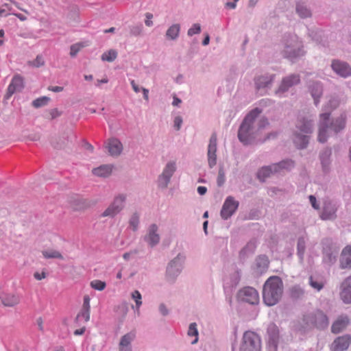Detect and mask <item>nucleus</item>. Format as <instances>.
I'll list each match as a JSON object with an SVG mask.
<instances>
[{
	"mask_svg": "<svg viewBox=\"0 0 351 351\" xmlns=\"http://www.w3.org/2000/svg\"><path fill=\"white\" fill-rule=\"evenodd\" d=\"M85 47V45L82 43H76L72 45L70 47V55L72 57H75L77 53L81 50L82 48Z\"/></svg>",
	"mask_w": 351,
	"mask_h": 351,
	"instance_id": "nucleus-45",
	"label": "nucleus"
},
{
	"mask_svg": "<svg viewBox=\"0 0 351 351\" xmlns=\"http://www.w3.org/2000/svg\"><path fill=\"white\" fill-rule=\"evenodd\" d=\"M146 16V20L145 21V25L148 27H150L153 25V22L152 21V19L153 18V15L151 13H147L145 14Z\"/></svg>",
	"mask_w": 351,
	"mask_h": 351,
	"instance_id": "nucleus-54",
	"label": "nucleus"
},
{
	"mask_svg": "<svg viewBox=\"0 0 351 351\" xmlns=\"http://www.w3.org/2000/svg\"><path fill=\"white\" fill-rule=\"evenodd\" d=\"M48 89L49 90H51L53 92H56V93H58V92H61L63 90V87L62 86H49L48 88Z\"/></svg>",
	"mask_w": 351,
	"mask_h": 351,
	"instance_id": "nucleus-59",
	"label": "nucleus"
},
{
	"mask_svg": "<svg viewBox=\"0 0 351 351\" xmlns=\"http://www.w3.org/2000/svg\"><path fill=\"white\" fill-rule=\"evenodd\" d=\"M240 351H261L260 337L252 331L244 332L239 348Z\"/></svg>",
	"mask_w": 351,
	"mask_h": 351,
	"instance_id": "nucleus-7",
	"label": "nucleus"
},
{
	"mask_svg": "<svg viewBox=\"0 0 351 351\" xmlns=\"http://www.w3.org/2000/svg\"><path fill=\"white\" fill-rule=\"evenodd\" d=\"M339 104V101L336 99H332L329 101L328 105L330 108H335Z\"/></svg>",
	"mask_w": 351,
	"mask_h": 351,
	"instance_id": "nucleus-58",
	"label": "nucleus"
},
{
	"mask_svg": "<svg viewBox=\"0 0 351 351\" xmlns=\"http://www.w3.org/2000/svg\"><path fill=\"white\" fill-rule=\"evenodd\" d=\"M36 323L38 324L39 330H41V331H43L44 328H43V319L41 317H38L36 319Z\"/></svg>",
	"mask_w": 351,
	"mask_h": 351,
	"instance_id": "nucleus-61",
	"label": "nucleus"
},
{
	"mask_svg": "<svg viewBox=\"0 0 351 351\" xmlns=\"http://www.w3.org/2000/svg\"><path fill=\"white\" fill-rule=\"evenodd\" d=\"M283 293V282L278 276L269 278L264 284L263 299L267 306L276 304L281 299Z\"/></svg>",
	"mask_w": 351,
	"mask_h": 351,
	"instance_id": "nucleus-2",
	"label": "nucleus"
},
{
	"mask_svg": "<svg viewBox=\"0 0 351 351\" xmlns=\"http://www.w3.org/2000/svg\"><path fill=\"white\" fill-rule=\"evenodd\" d=\"M131 298L135 302V306L132 305V308H135L138 312L142 305V295L141 293L138 290H135L131 293Z\"/></svg>",
	"mask_w": 351,
	"mask_h": 351,
	"instance_id": "nucleus-33",
	"label": "nucleus"
},
{
	"mask_svg": "<svg viewBox=\"0 0 351 351\" xmlns=\"http://www.w3.org/2000/svg\"><path fill=\"white\" fill-rule=\"evenodd\" d=\"M176 163L174 162H168L160 177V185L166 187L176 171Z\"/></svg>",
	"mask_w": 351,
	"mask_h": 351,
	"instance_id": "nucleus-16",
	"label": "nucleus"
},
{
	"mask_svg": "<svg viewBox=\"0 0 351 351\" xmlns=\"http://www.w3.org/2000/svg\"><path fill=\"white\" fill-rule=\"evenodd\" d=\"M256 247V242L254 239L250 240L240 251L239 258L242 260L245 259L249 256L254 254Z\"/></svg>",
	"mask_w": 351,
	"mask_h": 351,
	"instance_id": "nucleus-25",
	"label": "nucleus"
},
{
	"mask_svg": "<svg viewBox=\"0 0 351 351\" xmlns=\"http://www.w3.org/2000/svg\"><path fill=\"white\" fill-rule=\"evenodd\" d=\"M329 117L330 114L328 113H322L320 114L318 141L321 143L326 141L327 137L332 131L336 134L343 130L346 125L345 115H341L340 117L332 122H330Z\"/></svg>",
	"mask_w": 351,
	"mask_h": 351,
	"instance_id": "nucleus-3",
	"label": "nucleus"
},
{
	"mask_svg": "<svg viewBox=\"0 0 351 351\" xmlns=\"http://www.w3.org/2000/svg\"><path fill=\"white\" fill-rule=\"evenodd\" d=\"M125 200V195H119L117 196L112 204L103 213L101 216L104 217H114L122 209Z\"/></svg>",
	"mask_w": 351,
	"mask_h": 351,
	"instance_id": "nucleus-12",
	"label": "nucleus"
},
{
	"mask_svg": "<svg viewBox=\"0 0 351 351\" xmlns=\"http://www.w3.org/2000/svg\"><path fill=\"white\" fill-rule=\"evenodd\" d=\"M237 297L239 300L250 304H256L259 301V296L257 291L251 287H244L239 290Z\"/></svg>",
	"mask_w": 351,
	"mask_h": 351,
	"instance_id": "nucleus-10",
	"label": "nucleus"
},
{
	"mask_svg": "<svg viewBox=\"0 0 351 351\" xmlns=\"http://www.w3.org/2000/svg\"><path fill=\"white\" fill-rule=\"evenodd\" d=\"M285 45L283 53L285 58L293 60L298 57L303 56L304 51L302 49L301 43L296 36H290L285 40Z\"/></svg>",
	"mask_w": 351,
	"mask_h": 351,
	"instance_id": "nucleus-8",
	"label": "nucleus"
},
{
	"mask_svg": "<svg viewBox=\"0 0 351 351\" xmlns=\"http://www.w3.org/2000/svg\"><path fill=\"white\" fill-rule=\"evenodd\" d=\"M197 190L198 193L201 195H204L207 191L206 187L203 186H198Z\"/></svg>",
	"mask_w": 351,
	"mask_h": 351,
	"instance_id": "nucleus-60",
	"label": "nucleus"
},
{
	"mask_svg": "<svg viewBox=\"0 0 351 351\" xmlns=\"http://www.w3.org/2000/svg\"><path fill=\"white\" fill-rule=\"evenodd\" d=\"M142 91L143 93V97L146 101L149 100V90L145 88H142Z\"/></svg>",
	"mask_w": 351,
	"mask_h": 351,
	"instance_id": "nucleus-63",
	"label": "nucleus"
},
{
	"mask_svg": "<svg viewBox=\"0 0 351 351\" xmlns=\"http://www.w3.org/2000/svg\"><path fill=\"white\" fill-rule=\"evenodd\" d=\"M82 308L90 309V298L88 295H85L84 297V302H83Z\"/></svg>",
	"mask_w": 351,
	"mask_h": 351,
	"instance_id": "nucleus-55",
	"label": "nucleus"
},
{
	"mask_svg": "<svg viewBox=\"0 0 351 351\" xmlns=\"http://www.w3.org/2000/svg\"><path fill=\"white\" fill-rule=\"evenodd\" d=\"M340 297L344 303H351V276L342 282Z\"/></svg>",
	"mask_w": 351,
	"mask_h": 351,
	"instance_id": "nucleus-17",
	"label": "nucleus"
},
{
	"mask_svg": "<svg viewBox=\"0 0 351 351\" xmlns=\"http://www.w3.org/2000/svg\"><path fill=\"white\" fill-rule=\"evenodd\" d=\"M351 343L350 335H343L336 338L331 345L332 351H344L347 350Z\"/></svg>",
	"mask_w": 351,
	"mask_h": 351,
	"instance_id": "nucleus-15",
	"label": "nucleus"
},
{
	"mask_svg": "<svg viewBox=\"0 0 351 351\" xmlns=\"http://www.w3.org/2000/svg\"><path fill=\"white\" fill-rule=\"evenodd\" d=\"M112 171V166L110 165H103L92 170L93 173L99 177L109 176Z\"/></svg>",
	"mask_w": 351,
	"mask_h": 351,
	"instance_id": "nucleus-27",
	"label": "nucleus"
},
{
	"mask_svg": "<svg viewBox=\"0 0 351 351\" xmlns=\"http://www.w3.org/2000/svg\"><path fill=\"white\" fill-rule=\"evenodd\" d=\"M135 338L134 332H128L121 337L119 343V351H132V342Z\"/></svg>",
	"mask_w": 351,
	"mask_h": 351,
	"instance_id": "nucleus-20",
	"label": "nucleus"
},
{
	"mask_svg": "<svg viewBox=\"0 0 351 351\" xmlns=\"http://www.w3.org/2000/svg\"><path fill=\"white\" fill-rule=\"evenodd\" d=\"M308 198H309V201H310V203H311L312 207L315 210H319V206L317 201L316 197L314 195H311L308 197Z\"/></svg>",
	"mask_w": 351,
	"mask_h": 351,
	"instance_id": "nucleus-51",
	"label": "nucleus"
},
{
	"mask_svg": "<svg viewBox=\"0 0 351 351\" xmlns=\"http://www.w3.org/2000/svg\"><path fill=\"white\" fill-rule=\"evenodd\" d=\"M158 310L160 314L163 316H167L169 313V311L166 306V305L163 303L160 304L158 306Z\"/></svg>",
	"mask_w": 351,
	"mask_h": 351,
	"instance_id": "nucleus-50",
	"label": "nucleus"
},
{
	"mask_svg": "<svg viewBox=\"0 0 351 351\" xmlns=\"http://www.w3.org/2000/svg\"><path fill=\"white\" fill-rule=\"evenodd\" d=\"M269 265V261L266 256H259L256 259V267L257 272L262 274L266 271Z\"/></svg>",
	"mask_w": 351,
	"mask_h": 351,
	"instance_id": "nucleus-29",
	"label": "nucleus"
},
{
	"mask_svg": "<svg viewBox=\"0 0 351 351\" xmlns=\"http://www.w3.org/2000/svg\"><path fill=\"white\" fill-rule=\"evenodd\" d=\"M182 123V119L181 117L178 116L174 119V127L177 130H179L180 129L181 125Z\"/></svg>",
	"mask_w": 351,
	"mask_h": 351,
	"instance_id": "nucleus-53",
	"label": "nucleus"
},
{
	"mask_svg": "<svg viewBox=\"0 0 351 351\" xmlns=\"http://www.w3.org/2000/svg\"><path fill=\"white\" fill-rule=\"evenodd\" d=\"M144 241L151 247L156 246L160 243V230L156 223H152L148 227L147 234L144 237Z\"/></svg>",
	"mask_w": 351,
	"mask_h": 351,
	"instance_id": "nucleus-11",
	"label": "nucleus"
},
{
	"mask_svg": "<svg viewBox=\"0 0 351 351\" xmlns=\"http://www.w3.org/2000/svg\"><path fill=\"white\" fill-rule=\"evenodd\" d=\"M44 64V60L42 57L37 56L36 58L32 62V65L36 67H39Z\"/></svg>",
	"mask_w": 351,
	"mask_h": 351,
	"instance_id": "nucleus-52",
	"label": "nucleus"
},
{
	"mask_svg": "<svg viewBox=\"0 0 351 351\" xmlns=\"http://www.w3.org/2000/svg\"><path fill=\"white\" fill-rule=\"evenodd\" d=\"M117 57V51L114 49H110L101 55V60L106 62H112Z\"/></svg>",
	"mask_w": 351,
	"mask_h": 351,
	"instance_id": "nucleus-35",
	"label": "nucleus"
},
{
	"mask_svg": "<svg viewBox=\"0 0 351 351\" xmlns=\"http://www.w3.org/2000/svg\"><path fill=\"white\" fill-rule=\"evenodd\" d=\"M217 182L218 186H222L225 182V173L222 169H220L219 170Z\"/></svg>",
	"mask_w": 351,
	"mask_h": 351,
	"instance_id": "nucleus-49",
	"label": "nucleus"
},
{
	"mask_svg": "<svg viewBox=\"0 0 351 351\" xmlns=\"http://www.w3.org/2000/svg\"><path fill=\"white\" fill-rule=\"evenodd\" d=\"M296 10L298 14L302 18H306L311 15V11L306 8L303 4H298L296 7Z\"/></svg>",
	"mask_w": 351,
	"mask_h": 351,
	"instance_id": "nucleus-41",
	"label": "nucleus"
},
{
	"mask_svg": "<svg viewBox=\"0 0 351 351\" xmlns=\"http://www.w3.org/2000/svg\"><path fill=\"white\" fill-rule=\"evenodd\" d=\"M267 334L271 351H276L279 340V330L277 326L273 323L270 324L267 328Z\"/></svg>",
	"mask_w": 351,
	"mask_h": 351,
	"instance_id": "nucleus-14",
	"label": "nucleus"
},
{
	"mask_svg": "<svg viewBox=\"0 0 351 351\" xmlns=\"http://www.w3.org/2000/svg\"><path fill=\"white\" fill-rule=\"evenodd\" d=\"M180 32V25L175 24L171 25L167 31L166 35L171 39H176Z\"/></svg>",
	"mask_w": 351,
	"mask_h": 351,
	"instance_id": "nucleus-38",
	"label": "nucleus"
},
{
	"mask_svg": "<svg viewBox=\"0 0 351 351\" xmlns=\"http://www.w3.org/2000/svg\"><path fill=\"white\" fill-rule=\"evenodd\" d=\"M84 331H85V328L84 327L80 329L75 330L74 331V335H81L84 334Z\"/></svg>",
	"mask_w": 351,
	"mask_h": 351,
	"instance_id": "nucleus-64",
	"label": "nucleus"
},
{
	"mask_svg": "<svg viewBox=\"0 0 351 351\" xmlns=\"http://www.w3.org/2000/svg\"><path fill=\"white\" fill-rule=\"evenodd\" d=\"M296 128L297 130L294 132L293 142L298 148H304L308 143V134L312 132L313 125L311 121L300 119L297 122Z\"/></svg>",
	"mask_w": 351,
	"mask_h": 351,
	"instance_id": "nucleus-5",
	"label": "nucleus"
},
{
	"mask_svg": "<svg viewBox=\"0 0 351 351\" xmlns=\"http://www.w3.org/2000/svg\"><path fill=\"white\" fill-rule=\"evenodd\" d=\"M293 166V162L291 160L282 161L277 164L265 167L261 169L257 174L258 179L264 181L265 178L269 177L274 173L280 171L282 169H290Z\"/></svg>",
	"mask_w": 351,
	"mask_h": 351,
	"instance_id": "nucleus-9",
	"label": "nucleus"
},
{
	"mask_svg": "<svg viewBox=\"0 0 351 351\" xmlns=\"http://www.w3.org/2000/svg\"><path fill=\"white\" fill-rule=\"evenodd\" d=\"M239 203L232 196H228L222 206L221 216L223 219L230 218L237 210Z\"/></svg>",
	"mask_w": 351,
	"mask_h": 351,
	"instance_id": "nucleus-13",
	"label": "nucleus"
},
{
	"mask_svg": "<svg viewBox=\"0 0 351 351\" xmlns=\"http://www.w3.org/2000/svg\"><path fill=\"white\" fill-rule=\"evenodd\" d=\"M349 319L347 316H339L337 319L332 324L331 331L335 334H337L343 330L348 325Z\"/></svg>",
	"mask_w": 351,
	"mask_h": 351,
	"instance_id": "nucleus-23",
	"label": "nucleus"
},
{
	"mask_svg": "<svg viewBox=\"0 0 351 351\" xmlns=\"http://www.w3.org/2000/svg\"><path fill=\"white\" fill-rule=\"evenodd\" d=\"M305 250L306 240L304 237H301L298 239L297 243V254L299 257L300 263H302L304 261Z\"/></svg>",
	"mask_w": 351,
	"mask_h": 351,
	"instance_id": "nucleus-30",
	"label": "nucleus"
},
{
	"mask_svg": "<svg viewBox=\"0 0 351 351\" xmlns=\"http://www.w3.org/2000/svg\"><path fill=\"white\" fill-rule=\"evenodd\" d=\"M128 310V305L126 302H123L114 308L115 312L121 317V319H124L125 317Z\"/></svg>",
	"mask_w": 351,
	"mask_h": 351,
	"instance_id": "nucleus-34",
	"label": "nucleus"
},
{
	"mask_svg": "<svg viewBox=\"0 0 351 351\" xmlns=\"http://www.w3.org/2000/svg\"><path fill=\"white\" fill-rule=\"evenodd\" d=\"M261 111L258 108L252 110L245 118L240 126L238 137L244 144L250 143L252 140L256 137V134L261 132L263 129L269 125V122L265 119H261L256 128L253 126L256 118Z\"/></svg>",
	"mask_w": 351,
	"mask_h": 351,
	"instance_id": "nucleus-1",
	"label": "nucleus"
},
{
	"mask_svg": "<svg viewBox=\"0 0 351 351\" xmlns=\"http://www.w3.org/2000/svg\"><path fill=\"white\" fill-rule=\"evenodd\" d=\"M322 93V86L318 83H316L315 84H314L313 87L311 88V95H312L313 97L314 98L315 103L316 105L318 103V99H319V97L321 96Z\"/></svg>",
	"mask_w": 351,
	"mask_h": 351,
	"instance_id": "nucleus-39",
	"label": "nucleus"
},
{
	"mask_svg": "<svg viewBox=\"0 0 351 351\" xmlns=\"http://www.w3.org/2000/svg\"><path fill=\"white\" fill-rule=\"evenodd\" d=\"M201 31L199 24L195 23L188 30V35L191 36L194 34H199Z\"/></svg>",
	"mask_w": 351,
	"mask_h": 351,
	"instance_id": "nucleus-47",
	"label": "nucleus"
},
{
	"mask_svg": "<svg viewBox=\"0 0 351 351\" xmlns=\"http://www.w3.org/2000/svg\"><path fill=\"white\" fill-rule=\"evenodd\" d=\"M50 101V98L47 96H43L36 99L34 100L32 102V105L35 108H40L44 106H46L48 102Z\"/></svg>",
	"mask_w": 351,
	"mask_h": 351,
	"instance_id": "nucleus-42",
	"label": "nucleus"
},
{
	"mask_svg": "<svg viewBox=\"0 0 351 351\" xmlns=\"http://www.w3.org/2000/svg\"><path fill=\"white\" fill-rule=\"evenodd\" d=\"M328 317L320 310L308 313L304 315L302 318V327L305 330L313 328L325 329L328 327Z\"/></svg>",
	"mask_w": 351,
	"mask_h": 351,
	"instance_id": "nucleus-4",
	"label": "nucleus"
},
{
	"mask_svg": "<svg viewBox=\"0 0 351 351\" xmlns=\"http://www.w3.org/2000/svg\"><path fill=\"white\" fill-rule=\"evenodd\" d=\"M131 85L132 86V88L135 93H138L140 91V88L137 84H135L134 81L132 80L131 82Z\"/></svg>",
	"mask_w": 351,
	"mask_h": 351,
	"instance_id": "nucleus-62",
	"label": "nucleus"
},
{
	"mask_svg": "<svg viewBox=\"0 0 351 351\" xmlns=\"http://www.w3.org/2000/svg\"><path fill=\"white\" fill-rule=\"evenodd\" d=\"M337 251L331 248H324L323 260L325 263L332 265L335 263Z\"/></svg>",
	"mask_w": 351,
	"mask_h": 351,
	"instance_id": "nucleus-28",
	"label": "nucleus"
},
{
	"mask_svg": "<svg viewBox=\"0 0 351 351\" xmlns=\"http://www.w3.org/2000/svg\"><path fill=\"white\" fill-rule=\"evenodd\" d=\"M341 269H351V245L346 246L341 251L339 257Z\"/></svg>",
	"mask_w": 351,
	"mask_h": 351,
	"instance_id": "nucleus-18",
	"label": "nucleus"
},
{
	"mask_svg": "<svg viewBox=\"0 0 351 351\" xmlns=\"http://www.w3.org/2000/svg\"><path fill=\"white\" fill-rule=\"evenodd\" d=\"M300 82V77L298 75H292L288 77L283 79L278 92H285L288 88Z\"/></svg>",
	"mask_w": 351,
	"mask_h": 351,
	"instance_id": "nucleus-26",
	"label": "nucleus"
},
{
	"mask_svg": "<svg viewBox=\"0 0 351 351\" xmlns=\"http://www.w3.org/2000/svg\"><path fill=\"white\" fill-rule=\"evenodd\" d=\"M42 254L45 258H58L63 259L61 253L57 250L49 249L42 251Z\"/></svg>",
	"mask_w": 351,
	"mask_h": 351,
	"instance_id": "nucleus-32",
	"label": "nucleus"
},
{
	"mask_svg": "<svg viewBox=\"0 0 351 351\" xmlns=\"http://www.w3.org/2000/svg\"><path fill=\"white\" fill-rule=\"evenodd\" d=\"M138 227V221H130V228L136 231Z\"/></svg>",
	"mask_w": 351,
	"mask_h": 351,
	"instance_id": "nucleus-57",
	"label": "nucleus"
},
{
	"mask_svg": "<svg viewBox=\"0 0 351 351\" xmlns=\"http://www.w3.org/2000/svg\"><path fill=\"white\" fill-rule=\"evenodd\" d=\"M34 276L37 280H41L46 278V274L44 271L42 273L35 272Z\"/></svg>",
	"mask_w": 351,
	"mask_h": 351,
	"instance_id": "nucleus-56",
	"label": "nucleus"
},
{
	"mask_svg": "<svg viewBox=\"0 0 351 351\" xmlns=\"http://www.w3.org/2000/svg\"><path fill=\"white\" fill-rule=\"evenodd\" d=\"M90 286L94 289L102 291L106 287V282L101 280H95L90 282Z\"/></svg>",
	"mask_w": 351,
	"mask_h": 351,
	"instance_id": "nucleus-44",
	"label": "nucleus"
},
{
	"mask_svg": "<svg viewBox=\"0 0 351 351\" xmlns=\"http://www.w3.org/2000/svg\"><path fill=\"white\" fill-rule=\"evenodd\" d=\"M308 283L309 285L317 291H321L324 285L323 281L315 278L313 276L309 277Z\"/></svg>",
	"mask_w": 351,
	"mask_h": 351,
	"instance_id": "nucleus-36",
	"label": "nucleus"
},
{
	"mask_svg": "<svg viewBox=\"0 0 351 351\" xmlns=\"http://www.w3.org/2000/svg\"><path fill=\"white\" fill-rule=\"evenodd\" d=\"M106 147L110 155L117 156L123 150L122 143L117 138H110L107 143Z\"/></svg>",
	"mask_w": 351,
	"mask_h": 351,
	"instance_id": "nucleus-21",
	"label": "nucleus"
},
{
	"mask_svg": "<svg viewBox=\"0 0 351 351\" xmlns=\"http://www.w3.org/2000/svg\"><path fill=\"white\" fill-rule=\"evenodd\" d=\"M304 293V290L298 285L293 287L290 290V295L294 300L302 299Z\"/></svg>",
	"mask_w": 351,
	"mask_h": 351,
	"instance_id": "nucleus-31",
	"label": "nucleus"
},
{
	"mask_svg": "<svg viewBox=\"0 0 351 351\" xmlns=\"http://www.w3.org/2000/svg\"><path fill=\"white\" fill-rule=\"evenodd\" d=\"M188 335L191 337H195V339L191 342L192 344H195L198 341V330L197 324L193 322L189 324L188 330Z\"/></svg>",
	"mask_w": 351,
	"mask_h": 351,
	"instance_id": "nucleus-37",
	"label": "nucleus"
},
{
	"mask_svg": "<svg viewBox=\"0 0 351 351\" xmlns=\"http://www.w3.org/2000/svg\"><path fill=\"white\" fill-rule=\"evenodd\" d=\"M23 88V79L19 75H14L8 88V95L11 96L16 91H20Z\"/></svg>",
	"mask_w": 351,
	"mask_h": 351,
	"instance_id": "nucleus-22",
	"label": "nucleus"
},
{
	"mask_svg": "<svg viewBox=\"0 0 351 351\" xmlns=\"http://www.w3.org/2000/svg\"><path fill=\"white\" fill-rule=\"evenodd\" d=\"M217 152V134L213 133L210 138L209 145L208 147V152L215 154Z\"/></svg>",
	"mask_w": 351,
	"mask_h": 351,
	"instance_id": "nucleus-40",
	"label": "nucleus"
},
{
	"mask_svg": "<svg viewBox=\"0 0 351 351\" xmlns=\"http://www.w3.org/2000/svg\"><path fill=\"white\" fill-rule=\"evenodd\" d=\"M185 259V256L180 253L168 263L165 278L169 282H175L183 269Z\"/></svg>",
	"mask_w": 351,
	"mask_h": 351,
	"instance_id": "nucleus-6",
	"label": "nucleus"
},
{
	"mask_svg": "<svg viewBox=\"0 0 351 351\" xmlns=\"http://www.w3.org/2000/svg\"><path fill=\"white\" fill-rule=\"evenodd\" d=\"M271 81V80H266L264 77H261L256 80V84L257 88H261V87L267 86Z\"/></svg>",
	"mask_w": 351,
	"mask_h": 351,
	"instance_id": "nucleus-46",
	"label": "nucleus"
},
{
	"mask_svg": "<svg viewBox=\"0 0 351 351\" xmlns=\"http://www.w3.org/2000/svg\"><path fill=\"white\" fill-rule=\"evenodd\" d=\"M208 162L210 167H213L217 163V155L216 153L210 154L208 152Z\"/></svg>",
	"mask_w": 351,
	"mask_h": 351,
	"instance_id": "nucleus-48",
	"label": "nucleus"
},
{
	"mask_svg": "<svg viewBox=\"0 0 351 351\" xmlns=\"http://www.w3.org/2000/svg\"><path fill=\"white\" fill-rule=\"evenodd\" d=\"M90 310L89 308H82L81 311L78 313L75 318V321L77 322L80 317H82L85 322H88L90 319Z\"/></svg>",
	"mask_w": 351,
	"mask_h": 351,
	"instance_id": "nucleus-43",
	"label": "nucleus"
},
{
	"mask_svg": "<svg viewBox=\"0 0 351 351\" xmlns=\"http://www.w3.org/2000/svg\"><path fill=\"white\" fill-rule=\"evenodd\" d=\"M332 70L341 77H346L351 75V68L345 62L335 60L332 63Z\"/></svg>",
	"mask_w": 351,
	"mask_h": 351,
	"instance_id": "nucleus-19",
	"label": "nucleus"
},
{
	"mask_svg": "<svg viewBox=\"0 0 351 351\" xmlns=\"http://www.w3.org/2000/svg\"><path fill=\"white\" fill-rule=\"evenodd\" d=\"M0 299L3 305L8 307L14 306L20 302L19 297L14 293H3L0 295Z\"/></svg>",
	"mask_w": 351,
	"mask_h": 351,
	"instance_id": "nucleus-24",
	"label": "nucleus"
}]
</instances>
